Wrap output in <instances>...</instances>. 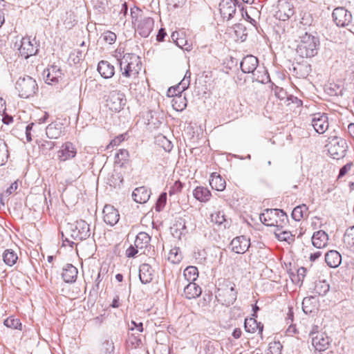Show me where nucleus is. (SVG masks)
<instances>
[{
    "label": "nucleus",
    "instance_id": "ddd939ff",
    "mask_svg": "<svg viewBox=\"0 0 354 354\" xmlns=\"http://www.w3.org/2000/svg\"><path fill=\"white\" fill-rule=\"evenodd\" d=\"M230 245L235 253L244 254L249 249L250 240L245 236H236L232 239Z\"/></svg>",
    "mask_w": 354,
    "mask_h": 354
},
{
    "label": "nucleus",
    "instance_id": "c85d7f7f",
    "mask_svg": "<svg viewBox=\"0 0 354 354\" xmlns=\"http://www.w3.org/2000/svg\"><path fill=\"white\" fill-rule=\"evenodd\" d=\"M252 81H256L261 84L270 83L272 84V82L270 77V75L265 67H259L252 73Z\"/></svg>",
    "mask_w": 354,
    "mask_h": 354
},
{
    "label": "nucleus",
    "instance_id": "72a5a7b5",
    "mask_svg": "<svg viewBox=\"0 0 354 354\" xmlns=\"http://www.w3.org/2000/svg\"><path fill=\"white\" fill-rule=\"evenodd\" d=\"M209 185L213 189L221 192L225 189L226 183L225 180L219 174H216V173H212L209 180Z\"/></svg>",
    "mask_w": 354,
    "mask_h": 354
},
{
    "label": "nucleus",
    "instance_id": "ea45409f",
    "mask_svg": "<svg viewBox=\"0 0 354 354\" xmlns=\"http://www.w3.org/2000/svg\"><path fill=\"white\" fill-rule=\"evenodd\" d=\"M308 210V207L306 204L299 205L292 211L291 217L295 221H300L303 218H304Z\"/></svg>",
    "mask_w": 354,
    "mask_h": 354
},
{
    "label": "nucleus",
    "instance_id": "774afa93",
    "mask_svg": "<svg viewBox=\"0 0 354 354\" xmlns=\"http://www.w3.org/2000/svg\"><path fill=\"white\" fill-rule=\"evenodd\" d=\"M159 140L161 141L162 147L165 151L169 152L172 149L173 145L166 137L161 136Z\"/></svg>",
    "mask_w": 354,
    "mask_h": 354
},
{
    "label": "nucleus",
    "instance_id": "4be33fe9",
    "mask_svg": "<svg viewBox=\"0 0 354 354\" xmlns=\"http://www.w3.org/2000/svg\"><path fill=\"white\" fill-rule=\"evenodd\" d=\"M186 224L187 222L185 218H178L171 227L172 235L178 239H181L183 236H185L188 233Z\"/></svg>",
    "mask_w": 354,
    "mask_h": 354
},
{
    "label": "nucleus",
    "instance_id": "6ab92c4d",
    "mask_svg": "<svg viewBox=\"0 0 354 354\" xmlns=\"http://www.w3.org/2000/svg\"><path fill=\"white\" fill-rule=\"evenodd\" d=\"M257 317H251L245 318L244 321V328L247 333H254L258 330V334L263 339V324L256 319Z\"/></svg>",
    "mask_w": 354,
    "mask_h": 354
},
{
    "label": "nucleus",
    "instance_id": "603ef678",
    "mask_svg": "<svg viewBox=\"0 0 354 354\" xmlns=\"http://www.w3.org/2000/svg\"><path fill=\"white\" fill-rule=\"evenodd\" d=\"M274 234L279 241H288L290 239L292 241L294 240L292 234L289 231L284 230L280 232H277V231H276L274 232Z\"/></svg>",
    "mask_w": 354,
    "mask_h": 354
},
{
    "label": "nucleus",
    "instance_id": "b1692460",
    "mask_svg": "<svg viewBox=\"0 0 354 354\" xmlns=\"http://www.w3.org/2000/svg\"><path fill=\"white\" fill-rule=\"evenodd\" d=\"M153 277V270L148 263H142L139 268V279L142 284L149 283Z\"/></svg>",
    "mask_w": 354,
    "mask_h": 354
},
{
    "label": "nucleus",
    "instance_id": "37998d69",
    "mask_svg": "<svg viewBox=\"0 0 354 354\" xmlns=\"http://www.w3.org/2000/svg\"><path fill=\"white\" fill-rule=\"evenodd\" d=\"M330 290V286L326 281H319L315 282L314 291L319 296H324Z\"/></svg>",
    "mask_w": 354,
    "mask_h": 354
},
{
    "label": "nucleus",
    "instance_id": "a18cd8bd",
    "mask_svg": "<svg viewBox=\"0 0 354 354\" xmlns=\"http://www.w3.org/2000/svg\"><path fill=\"white\" fill-rule=\"evenodd\" d=\"M8 156V146L3 140L0 139V166L7 162Z\"/></svg>",
    "mask_w": 354,
    "mask_h": 354
},
{
    "label": "nucleus",
    "instance_id": "f8f14e48",
    "mask_svg": "<svg viewBox=\"0 0 354 354\" xmlns=\"http://www.w3.org/2000/svg\"><path fill=\"white\" fill-rule=\"evenodd\" d=\"M328 118L326 113H317L312 118V126L318 133H324L328 128Z\"/></svg>",
    "mask_w": 354,
    "mask_h": 354
},
{
    "label": "nucleus",
    "instance_id": "4c0bfd02",
    "mask_svg": "<svg viewBox=\"0 0 354 354\" xmlns=\"http://www.w3.org/2000/svg\"><path fill=\"white\" fill-rule=\"evenodd\" d=\"M343 242L348 250L354 252V225L346 229Z\"/></svg>",
    "mask_w": 354,
    "mask_h": 354
},
{
    "label": "nucleus",
    "instance_id": "e433bc0d",
    "mask_svg": "<svg viewBox=\"0 0 354 354\" xmlns=\"http://www.w3.org/2000/svg\"><path fill=\"white\" fill-rule=\"evenodd\" d=\"M194 198L200 202L206 203L210 199L211 192L204 187H197L193 192Z\"/></svg>",
    "mask_w": 354,
    "mask_h": 354
},
{
    "label": "nucleus",
    "instance_id": "680f3d73",
    "mask_svg": "<svg viewBox=\"0 0 354 354\" xmlns=\"http://www.w3.org/2000/svg\"><path fill=\"white\" fill-rule=\"evenodd\" d=\"M116 38V35L111 31L107 30L104 32L103 39L109 44H113L115 41Z\"/></svg>",
    "mask_w": 354,
    "mask_h": 354
},
{
    "label": "nucleus",
    "instance_id": "cd10ccee",
    "mask_svg": "<svg viewBox=\"0 0 354 354\" xmlns=\"http://www.w3.org/2000/svg\"><path fill=\"white\" fill-rule=\"evenodd\" d=\"M185 297L192 299L199 297L202 293L201 288L194 282H189L183 290Z\"/></svg>",
    "mask_w": 354,
    "mask_h": 354
},
{
    "label": "nucleus",
    "instance_id": "6e6552de",
    "mask_svg": "<svg viewBox=\"0 0 354 354\" xmlns=\"http://www.w3.org/2000/svg\"><path fill=\"white\" fill-rule=\"evenodd\" d=\"M332 17L335 24L339 27L347 26L352 21V15L351 12L344 7L335 8L333 11Z\"/></svg>",
    "mask_w": 354,
    "mask_h": 354
},
{
    "label": "nucleus",
    "instance_id": "bb28decb",
    "mask_svg": "<svg viewBox=\"0 0 354 354\" xmlns=\"http://www.w3.org/2000/svg\"><path fill=\"white\" fill-rule=\"evenodd\" d=\"M97 71L105 79L112 77L115 74V68L108 61L101 60L97 64Z\"/></svg>",
    "mask_w": 354,
    "mask_h": 354
},
{
    "label": "nucleus",
    "instance_id": "338daca9",
    "mask_svg": "<svg viewBox=\"0 0 354 354\" xmlns=\"http://www.w3.org/2000/svg\"><path fill=\"white\" fill-rule=\"evenodd\" d=\"M126 138V134H120L116 136L114 139H113L109 145L107 146V149H109L111 147H113L115 146L119 145L122 142H123Z\"/></svg>",
    "mask_w": 354,
    "mask_h": 354
},
{
    "label": "nucleus",
    "instance_id": "864d4df0",
    "mask_svg": "<svg viewBox=\"0 0 354 354\" xmlns=\"http://www.w3.org/2000/svg\"><path fill=\"white\" fill-rule=\"evenodd\" d=\"M283 346L279 342H272L269 344L268 350L270 354H281Z\"/></svg>",
    "mask_w": 354,
    "mask_h": 354
},
{
    "label": "nucleus",
    "instance_id": "9b49d317",
    "mask_svg": "<svg viewBox=\"0 0 354 354\" xmlns=\"http://www.w3.org/2000/svg\"><path fill=\"white\" fill-rule=\"evenodd\" d=\"M236 2L233 0H221L219 3V11L221 17L227 21L232 19L236 11Z\"/></svg>",
    "mask_w": 354,
    "mask_h": 354
},
{
    "label": "nucleus",
    "instance_id": "5701e85b",
    "mask_svg": "<svg viewBox=\"0 0 354 354\" xmlns=\"http://www.w3.org/2000/svg\"><path fill=\"white\" fill-rule=\"evenodd\" d=\"M77 268L71 263H68L63 268L62 277L64 282L67 283H74L77 277Z\"/></svg>",
    "mask_w": 354,
    "mask_h": 354
},
{
    "label": "nucleus",
    "instance_id": "aec40b11",
    "mask_svg": "<svg viewBox=\"0 0 354 354\" xmlns=\"http://www.w3.org/2000/svg\"><path fill=\"white\" fill-rule=\"evenodd\" d=\"M319 300L316 296L306 297L302 301V310L306 315L315 314L318 310Z\"/></svg>",
    "mask_w": 354,
    "mask_h": 354
},
{
    "label": "nucleus",
    "instance_id": "a878e982",
    "mask_svg": "<svg viewBox=\"0 0 354 354\" xmlns=\"http://www.w3.org/2000/svg\"><path fill=\"white\" fill-rule=\"evenodd\" d=\"M277 209H266L264 212L260 214L261 222L266 226H274L277 225L276 219Z\"/></svg>",
    "mask_w": 354,
    "mask_h": 354
},
{
    "label": "nucleus",
    "instance_id": "4d7b16f0",
    "mask_svg": "<svg viewBox=\"0 0 354 354\" xmlns=\"http://www.w3.org/2000/svg\"><path fill=\"white\" fill-rule=\"evenodd\" d=\"M129 158V151L127 149H120L119 151L115 154V162H120L121 161H126Z\"/></svg>",
    "mask_w": 354,
    "mask_h": 354
},
{
    "label": "nucleus",
    "instance_id": "09e8293b",
    "mask_svg": "<svg viewBox=\"0 0 354 354\" xmlns=\"http://www.w3.org/2000/svg\"><path fill=\"white\" fill-rule=\"evenodd\" d=\"M102 270H100L95 280V284L93 286L91 290L89 292V297H94V299L97 298L98 291L100 290V283L102 281V278L101 277Z\"/></svg>",
    "mask_w": 354,
    "mask_h": 354
},
{
    "label": "nucleus",
    "instance_id": "3c124183",
    "mask_svg": "<svg viewBox=\"0 0 354 354\" xmlns=\"http://www.w3.org/2000/svg\"><path fill=\"white\" fill-rule=\"evenodd\" d=\"M167 202V193L162 192L156 203L155 209L156 212H161L165 207Z\"/></svg>",
    "mask_w": 354,
    "mask_h": 354
},
{
    "label": "nucleus",
    "instance_id": "39448f33",
    "mask_svg": "<svg viewBox=\"0 0 354 354\" xmlns=\"http://www.w3.org/2000/svg\"><path fill=\"white\" fill-rule=\"evenodd\" d=\"M106 102L111 110L119 112L124 109L127 99L125 95L120 91H112L109 94Z\"/></svg>",
    "mask_w": 354,
    "mask_h": 354
},
{
    "label": "nucleus",
    "instance_id": "7c9ffc66",
    "mask_svg": "<svg viewBox=\"0 0 354 354\" xmlns=\"http://www.w3.org/2000/svg\"><path fill=\"white\" fill-rule=\"evenodd\" d=\"M325 261L330 268L338 267L342 262V256L336 250H330L325 254Z\"/></svg>",
    "mask_w": 354,
    "mask_h": 354
},
{
    "label": "nucleus",
    "instance_id": "412c9836",
    "mask_svg": "<svg viewBox=\"0 0 354 354\" xmlns=\"http://www.w3.org/2000/svg\"><path fill=\"white\" fill-rule=\"evenodd\" d=\"M64 124L60 122H54L49 124L46 128V134L49 139H57L64 131Z\"/></svg>",
    "mask_w": 354,
    "mask_h": 354
},
{
    "label": "nucleus",
    "instance_id": "0eeeda50",
    "mask_svg": "<svg viewBox=\"0 0 354 354\" xmlns=\"http://www.w3.org/2000/svg\"><path fill=\"white\" fill-rule=\"evenodd\" d=\"M333 143H330L328 151L330 156L336 160H339L345 156L346 153V142L344 139H339L335 137L333 140Z\"/></svg>",
    "mask_w": 354,
    "mask_h": 354
},
{
    "label": "nucleus",
    "instance_id": "c756f323",
    "mask_svg": "<svg viewBox=\"0 0 354 354\" xmlns=\"http://www.w3.org/2000/svg\"><path fill=\"white\" fill-rule=\"evenodd\" d=\"M328 240V234L324 230H318L312 236V243L317 248H322L326 245Z\"/></svg>",
    "mask_w": 354,
    "mask_h": 354
},
{
    "label": "nucleus",
    "instance_id": "4468645a",
    "mask_svg": "<svg viewBox=\"0 0 354 354\" xmlns=\"http://www.w3.org/2000/svg\"><path fill=\"white\" fill-rule=\"evenodd\" d=\"M77 154V150L74 145L71 142H66L57 152L58 159L60 161H66L74 158Z\"/></svg>",
    "mask_w": 354,
    "mask_h": 354
},
{
    "label": "nucleus",
    "instance_id": "052dcab7",
    "mask_svg": "<svg viewBox=\"0 0 354 354\" xmlns=\"http://www.w3.org/2000/svg\"><path fill=\"white\" fill-rule=\"evenodd\" d=\"M18 187L17 182L12 183L9 187L6 189V191H4L1 195L3 196V198L6 199V201L8 200L9 196L17 190Z\"/></svg>",
    "mask_w": 354,
    "mask_h": 354
},
{
    "label": "nucleus",
    "instance_id": "c03bdc74",
    "mask_svg": "<svg viewBox=\"0 0 354 354\" xmlns=\"http://www.w3.org/2000/svg\"><path fill=\"white\" fill-rule=\"evenodd\" d=\"M4 263L9 266H13L17 261V254L12 250H6L3 254Z\"/></svg>",
    "mask_w": 354,
    "mask_h": 354
},
{
    "label": "nucleus",
    "instance_id": "2eb2a0df",
    "mask_svg": "<svg viewBox=\"0 0 354 354\" xmlns=\"http://www.w3.org/2000/svg\"><path fill=\"white\" fill-rule=\"evenodd\" d=\"M240 65L243 73H253L258 68L259 59L252 55H248L243 58Z\"/></svg>",
    "mask_w": 354,
    "mask_h": 354
},
{
    "label": "nucleus",
    "instance_id": "f704fd0d",
    "mask_svg": "<svg viewBox=\"0 0 354 354\" xmlns=\"http://www.w3.org/2000/svg\"><path fill=\"white\" fill-rule=\"evenodd\" d=\"M124 178L120 171L114 169L107 178V184L114 188H120L123 184Z\"/></svg>",
    "mask_w": 354,
    "mask_h": 354
},
{
    "label": "nucleus",
    "instance_id": "de8ad7c7",
    "mask_svg": "<svg viewBox=\"0 0 354 354\" xmlns=\"http://www.w3.org/2000/svg\"><path fill=\"white\" fill-rule=\"evenodd\" d=\"M3 324L8 328L21 330V323L17 318L9 317L4 320Z\"/></svg>",
    "mask_w": 354,
    "mask_h": 354
},
{
    "label": "nucleus",
    "instance_id": "7ed1b4c3",
    "mask_svg": "<svg viewBox=\"0 0 354 354\" xmlns=\"http://www.w3.org/2000/svg\"><path fill=\"white\" fill-rule=\"evenodd\" d=\"M15 88L21 98H29L34 96L38 91L36 80L29 75L20 77L15 84Z\"/></svg>",
    "mask_w": 354,
    "mask_h": 354
},
{
    "label": "nucleus",
    "instance_id": "2f4dec72",
    "mask_svg": "<svg viewBox=\"0 0 354 354\" xmlns=\"http://www.w3.org/2000/svg\"><path fill=\"white\" fill-rule=\"evenodd\" d=\"M62 70L57 66H51L47 70V74L45 75V82L48 84L57 82L59 79L62 77Z\"/></svg>",
    "mask_w": 354,
    "mask_h": 354
},
{
    "label": "nucleus",
    "instance_id": "f03ea898",
    "mask_svg": "<svg viewBox=\"0 0 354 354\" xmlns=\"http://www.w3.org/2000/svg\"><path fill=\"white\" fill-rule=\"evenodd\" d=\"M120 55H116L117 61L120 65L122 75L125 77H129L133 73L136 75L138 73L139 68L138 64L140 63V57L133 53H126L122 57L120 53Z\"/></svg>",
    "mask_w": 354,
    "mask_h": 354
},
{
    "label": "nucleus",
    "instance_id": "49530a36",
    "mask_svg": "<svg viewBox=\"0 0 354 354\" xmlns=\"http://www.w3.org/2000/svg\"><path fill=\"white\" fill-rule=\"evenodd\" d=\"M279 10L285 12L290 17L295 13L294 6L290 2L283 0L279 3Z\"/></svg>",
    "mask_w": 354,
    "mask_h": 354
},
{
    "label": "nucleus",
    "instance_id": "a211bd4d",
    "mask_svg": "<svg viewBox=\"0 0 354 354\" xmlns=\"http://www.w3.org/2000/svg\"><path fill=\"white\" fill-rule=\"evenodd\" d=\"M292 75L298 78H306L311 72V65L306 61L296 62L292 64Z\"/></svg>",
    "mask_w": 354,
    "mask_h": 354
},
{
    "label": "nucleus",
    "instance_id": "79ce46f5",
    "mask_svg": "<svg viewBox=\"0 0 354 354\" xmlns=\"http://www.w3.org/2000/svg\"><path fill=\"white\" fill-rule=\"evenodd\" d=\"M276 219L277 223L274 226L277 227V231H279L280 229L283 228L288 223V215L283 209H277Z\"/></svg>",
    "mask_w": 354,
    "mask_h": 354
},
{
    "label": "nucleus",
    "instance_id": "9d476101",
    "mask_svg": "<svg viewBox=\"0 0 354 354\" xmlns=\"http://www.w3.org/2000/svg\"><path fill=\"white\" fill-rule=\"evenodd\" d=\"M154 21L151 17H144L138 21L136 32L142 37L147 38L153 29Z\"/></svg>",
    "mask_w": 354,
    "mask_h": 354
},
{
    "label": "nucleus",
    "instance_id": "69168bd1",
    "mask_svg": "<svg viewBox=\"0 0 354 354\" xmlns=\"http://www.w3.org/2000/svg\"><path fill=\"white\" fill-rule=\"evenodd\" d=\"M183 185L180 181H176L174 184L170 187L169 190V194L171 196L176 194L178 192H180L183 189Z\"/></svg>",
    "mask_w": 354,
    "mask_h": 354
},
{
    "label": "nucleus",
    "instance_id": "58836bf2",
    "mask_svg": "<svg viewBox=\"0 0 354 354\" xmlns=\"http://www.w3.org/2000/svg\"><path fill=\"white\" fill-rule=\"evenodd\" d=\"M151 241V236L146 232H139L134 242L135 246L140 250L147 248Z\"/></svg>",
    "mask_w": 354,
    "mask_h": 354
},
{
    "label": "nucleus",
    "instance_id": "a19ab883",
    "mask_svg": "<svg viewBox=\"0 0 354 354\" xmlns=\"http://www.w3.org/2000/svg\"><path fill=\"white\" fill-rule=\"evenodd\" d=\"M183 276L188 282H194L198 277V270L196 266H187L184 272Z\"/></svg>",
    "mask_w": 354,
    "mask_h": 354
},
{
    "label": "nucleus",
    "instance_id": "f3484780",
    "mask_svg": "<svg viewBox=\"0 0 354 354\" xmlns=\"http://www.w3.org/2000/svg\"><path fill=\"white\" fill-rule=\"evenodd\" d=\"M330 341V338L327 336L326 333H322L321 334H317V335L313 336L312 338V344L315 351L321 352L328 348Z\"/></svg>",
    "mask_w": 354,
    "mask_h": 354
},
{
    "label": "nucleus",
    "instance_id": "423d86ee",
    "mask_svg": "<svg viewBox=\"0 0 354 354\" xmlns=\"http://www.w3.org/2000/svg\"><path fill=\"white\" fill-rule=\"evenodd\" d=\"M71 231V236L75 240H86L91 236L90 225L84 220L77 221Z\"/></svg>",
    "mask_w": 354,
    "mask_h": 354
},
{
    "label": "nucleus",
    "instance_id": "5fc2aeb1",
    "mask_svg": "<svg viewBox=\"0 0 354 354\" xmlns=\"http://www.w3.org/2000/svg\"><path fill=\"white\" fill-rule=\"evenodd\" d=\"M102 347L104 354H114L115 346L111 339H106L102 344Z\"/></svg>",
    "mask_w": 354,
    "mask_h": 354
},
{
    "label": "nucleus",
    "instance_id": "473e14b6",
    "mask_svg": "<svg viewBox=\"0 0 354 354\" xmlns=\"http://www.w3.org/2000/svg\"><path fill=\"white\" fill-rule=\"evenodd\" d=\"M172 95L174 98L172 100V106L177 111H182L187 107V99L185 96L182 95V93L178 94V92L173 91Z\"/></svg>",
    "mask_w": 354,
    "mask_h": 354
},
{
    "label": "nucleus",
    "instance_id": "6e6d98bb",
    "mask_svg": "<svg viewBox=\"0 0 354 354\" xmlns=\"http://www.w3.org/2000/svg\"><path fill=\"white\" fill-rule=\"evenodd\" d=\"M39 147L43 151H48L52 150L55 146V142L48 141V140H41L38 143Z\"/></svg>",
    "mask_w": 354,
    "mask_h": 354
},
{
    "label": "nucleus",
    "instance_id": "393cba45",
    "mask_svg": "<svg viewBox=\"0 0 354 354\" xmlns=\"http://www.w3.org/2000/svg\"><path fill=\"white\" fill-rule=\"evenodd\" d=\"M132 198L138 203H145L150 198V192L145 186L136 187L133 191Z\"/></svg>",
    "mask_w": 354,
    "mask_h": 354
},
{
    "label": "nucleus",
    "instance_id": "8fccbe9b",
    "mask_svg": "<svg viewBox=\"0 0 354 354\" xmlns=\"http://www.w3.org/2000/svg\"><path fill=\"white\" fill-rule=\"evenodd\" d=\"M270 88L272 90L274 91V94L277 98L282 100L286 99L288 100V97L289 95L287 92L282 88L275 85L274 83H272L270 85Z\"/></svg>",
    "mask_w": 354,
    "mask_h": 354
},
{
    "label": "nucleus",
    "instance_id": "f257e3e1",
    "mask_svg": "<svg viewBox=\"0 0 354 354\" xmlns=\"http://www.w3.org/2000/svg\"><path fill=\"white\" fill-rule=\"evenodd\" d=\"M299 39L296 50L300 57H313L317 54L320 45L318 37L306 32L299 36Z\"/></svg>",
    "mask_w": 354,
    "mask_h": 354
},
{
    "label": "nucleus",
    "instance_id": "dca6fc26",
    "mask_svg": "<svg viewBox=\"0 0 354 354\" xmlns=\"http://www.w3.org/2000/svg\"><path fill=\"white\" fill-rule=\"evenodd\" d=\"M104 221L111 226L115 225L120 219V214L113 206L106 205L103 209Z\"/></svg>",
    "mask_w": 354,
    "mask_h": 354
},
{
    "label": "nucleus",
    "instance_id": "20e7f679",
    "mask_svg": "<svg viewBox=\"0 0 354 354\" xmlns=\"http://www.w3.org/2000/svg\"><path fill=\"white\" fill-rule=\"evenodd\" d=\"M21 56L26 59L32 55H36L39 51V44L35 38L30 39L29 37H23L21 40V45L19 48Z\"/></svg>",
    "mask_w": 354,
    "mask_h": 354
},
{
    "label": "nucleus",
    "instance_id": "bf43d9fd",
    "mask_svg": "<svg viewBox=\"0 0 354 354\" xmlns=\"http://www.w3.org/2000/svg\"><path fill=\"white\" fill-rule=\"evenodd\" d=\"M212 216L213 218L212 219H214L216 223H217L218 225L224 224V227H227L225 223H227V222L225 216L223 212H218L216 213L215 216L212 215Z\"/></svg>",
    "mask_w": 354,
    "mask_h": 354
},
{
    "label": "nucleus",
    "instance_id": "c9c22d12",
    "mask_svg": "<svg viewBox=\"0 0 354 354\" xmlns=\"http://www.w3.org/2000/svg\"><path fill=\"white\" fill-rule=\"evenodd\" d=\"M190 77H191V73L188 70L186 71L183 79L180 81V82L175 87H171L169 90V93H171L172 91L174 92L177 91L178 92V94L180 93H183L184 91L188 88L189 84H190Z\"/></svg>",
    "mask_w": 354,
    "mask_h": 354
},
{
    "label": "nucleus",
    "instance_id": "1a4fd4ad",
    "mask_svg": "<svg viewBox=\"0 0 354 354\" xmlns=\"http://www.w3.org/2000/svg\"><path fill=\"white\" fill-rule=\"evenodd\" d=\"M228 284L230 286V289L228 288L227 291L217 292L216 295L218 297V301L226 306L232 305L236 301L238 295L235 289V283H228Z\"/></svg>",
    "mask_w": 354,
    "mask_h": 354
},
{
    "label": "nucleus",
    "instance_id": "e2e57ef3",
    "mask_svg": "<svg viewBox=\"0 0 354 354\" xmlns=\"http://www.w3.org/2000/svg\"><path fill=\"white\" fill-rule=\"evenodd\" d=\"M241 15H242V17L246 20L247 21H248L249 23H250L252 26H257V21L255 19H254L252 17H251L249 12L245 10L243 6L241 9Z\"/></svg>",
    "mask_w": 354,
    "mask_h": 354
},
{
    "label": "nucleus",
    "instance_id": "0e129e2a",
    "mask_svg": "<svg viewBox=\"0 0 354 354\" xmlns=\"http://www.w3.org/2000/svg\"><path fill=\"white\" fill-rule=\"evenodd\" d=\"M178 248H174L169 252V259L173 263H178L181 260V255L178 253Z\"/></svg>",
    "mask_w": 354,
    "mask_h": 354
},
{
    "label": "nucleus",
    "instance_id": "13d9d810",
    "mask_svg": "<svg viewBox=\"0 0 354 354\" xmlns=\"http://www.w3.org/2000/svg\"><path fill=\"white\" fill-rule=\"evenodd\" d=\"M69 59L74 63L77 64L83 59V53L80 50H75L71 53Z\"/></svg>",
    "mask_w": 354,
    "mask_h": 354
}]
</instances>
